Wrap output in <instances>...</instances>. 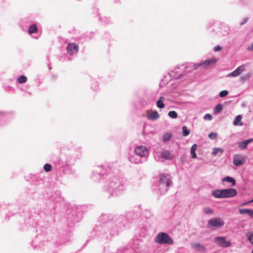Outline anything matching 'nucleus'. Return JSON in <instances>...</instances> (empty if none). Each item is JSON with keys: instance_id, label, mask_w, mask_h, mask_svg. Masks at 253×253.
<instances>
[{"instance_id": "1", "label": "nucleus", "mask_w": 253, "mask_h": 253, "mask_svg": "<svg viewBox=\"0 0 253 253\" xmlns=\"http://www.w3.org/2000/svg\"><path fill=\"white\" fill-rule=\"evenodd\" d=\"M110 166L104 169L102 166H97L92 172V178L94 181L103 182L102 190L106 196H117L123 193L126 190L127 181L124 178H118L113 174L114 169Z\"/></svg>"}, {"instance_id": "2", "label": "nucleus", "mask_w": 253, "mask_h": 253, "mask_svg": "<svg viewBox=\"0 0 253 253\" xmlns=\"http://www.w3.org/2000/svg\"><path fill=\"white\" fill-rule=\"evenodd\" d=\"M60 162L63 167H69L74 165L82 153V148L76 147L73 142L64 147L61 151Z\"/></svg>"}, {"instance_id": "3", "label": "nucleus", "mask_w": 253, "mask_h": 253, "mask_svg": "<svg viewBox=\"0 0 253 253\" xmlns=\"http://www.w3.org/2000/svg\"><path fill=\"white\" fill-rule=\"evenodd\" d=\"M126 219V217L121 215L112 216L103 214L100 217L101 223L114 234H117L125 227Z\"/></svg>"}, {"instance_id": "4", "label": "nucleus", "mask_w": 253, "mask_h": 253, "mask_svg": "<svg viewBox=\"0 0 253 253\" xmlns=\"http://www.w3.org/2000/svg\"><path fill=\"white\" fill-rule=\"evenodd\" d=\"M169 174L162 173L159 177L157 190L162 195L167 192L170 186L172 181Z\"/></svg>"}, {"instance_id": "5", "label": "nucleus", "mask_w": 253, "mask_h": 253, "mask_svg": "<svg viewBox=\"0 0 253 253\" xmlns=\"http://www.w3.org/2000/svg\"><path fill=\"white\" fill-rule=\"evenodd\" d=\"M155 240L156 242L161 245H172L173 244L172 239L169 235V234L165 232L159 233L156 236Z\"/></svg>"}, {"instance_id": "6", "label": "nucleus", "mask_w": 253, "mask_h": 253, "mask_svg": "<svg viewBox=\"0 0 253 253\" xmlns=\"http://www.w3.org/2000/svg\"><path fill=\"white\" fill-rule=\"evenodd\" d=\"M134 153L137 156L142 158L144 162H146L149 155V151L147 147L143 145L136 146Z\"/></svg>"}, {"instance_id": "7", "label": "nucleus", "mask_w": 253, "mask_h": 253, "mask_svg": "<svg viewBox=\"0 0 253 253\" xmlns=\"http://www.w3.org/2000/svg\"><path fill=\"white\" fill-rule=\"evenodd\" d=\"M217 62V60L214 58H211L194 65L193 70H197L199 67L209 68L214 65Z\"/></svg>"}, {"instance_id": "8", "label": "nucleus", "mask_w": 253, "mask_h": 253, "mask_svg": "<svg viewBox=\"0 0 253 253\" xmlns=\"http://www.w3.org/2000/svg\"><path fill=\"white\" fill-rule=\"evenodd\" d=\"M43 236L42 235H37L32 242V246L34 249H42V246H44L46 244H48L47 242L42 241Z\"/></svg>"}, {"instance_id": "9", "label": "nucleus", "mask_w": 253, "mask_h": 253, "mask_svg": "<svg viewBox=\"0 0 253 253\" xmlns=\"http://www.w3.org/2000/svg\"><path fill=\"white\" fill-rule=\"evenodd\" d=\"M224 221L223 220L219 217L212 218L209 220L208 222V227L211 226L220 227L224 225Z\"/></svg>"}, {"instance_id": "10", "label": "nucleus", "mask_w": 253, "mask_h": 253, "mask_svg": "<svg viewBox=\"0 0 253 253\" xmlns=\"http://www.w3.org/2000/svg\"><path fill=\"white\" fill-rule=\"evenodd\" d=\"M214 242L218 246L223 248H227L231 246V243L226 240L225 237L217 236L214 238Z\"/></svg>"}, {"instance_id": "11", "label": "nucleus", "mask_w": 253, "mask_h": 253, "mask_svg": "<svg viewBox=\"0 0 253 253\" xmlns=\"http://www.w3.org/2000/svg\"><path fill=\"white\" fill-rule=\"evenodd\" d=\"M246 162V157L242 154L235 155L233 158V163L237 167L240 166Z\"/></svg>"}, {"instance_id": "12", "label": "nucleus", "mask_w": 253, "mask_h": 253, "mask_svg": "<svg viewBox=\"0 0 253 253\" xmlns=\"http://www.w3.org/2000/svg\"><path fill=\"white\" fill-rule=\"evenodd\" d=\"M66 50L68 54L70 55H74L77 54L79 50V47L78 44L74 42L68 43Z\"/></svg>"}, {"instance_id": "13", "label": "nucleus", "mask_w": 253, "mask_h": 253, "mask_svg": "<svg viewBox=\"0 0 253 253\" xmlns=\"http://www.w3.org/2000/svg\"><path fill=\"white\" fill-rule=\"evenodd\" d=\"M128 159L131 163L139 164L144 163V161H143L142 158L137 156L134 153L133 154H129L128 156Z\"/></svg>"}, {"instance_id": "14", "label": "nucleus", "mask_w": 253, "mask_h": 253, "mask_svg": "<svg viewBox=\"0 0 253 253\" xmlns=\"http://www.w3.org/2000/svg\"><path fill=\"white\" fill-rule=\"evenodd\" d=\"M224 198H232L237 195V191L234 188L224 189Z\"/></svg>"}, {"instance_id": "15", "label": "nucleus", "mask_w": 253, "mask_h": 253, "mask_svg": "<svg viewBox=\"0 0 253 253\" xmlns=\"http://www.w3.org/2000/svg\"><path fill=\"white\" fill-rule=\"evenodd\" d=\"M184 65H177V68H175V71H172L170 75L173 76V78H175L176 79H181L183 78L185 75L186 74L185 72L182 73L181 74H178V72L176 71L177 69H180L181 67H183Z\"/></svg>"}, {"instance_id": "16", "label": "nucleus", "mask_w": 253, "mask_h": 253, "mask_svg": "<svg viewBox=\"0 0 253 253\" xmlns=\"http://www.w3.org/2000/svg\"><path fill=\"white\" fill-rule=\"evenodd\" d=\"M211 196L215 198H224V190L216 189L213 190L211 192Z\"/></svg>"}, {"instance_id": "17", "label": "nucleus", "mask_w": 253, "mask_h": 253, "mask_svg": "<svg viewBox=\"0 0 253 253\" xmlns=\"http://www.w3.org/2000/svg\"><path fill=\"white\" fill-rule=\"evenodd\" d=\"M253 141V138H251L248 139L244 140L240 142L238 144V147L241 150H244L247 148L248 144Z\"/></svg>"}, {"instance_id": "18", "label": "nucleus", "mask_w": 253, "mask_h": 253, "mask_svg": "<svg viewBox=\"0 0 253 253\" xmlns=\"http://www.w3.org/2000/svg\"><path fill=\"white\" fill-rule=\"evenodd\" d=\"M192 246L193 248L200 253H204L206 252V248L203 245L200 243H193L192 244Z\"/></svg>"}, {"instance_id": "19", "label": "nucleus", "mask_w": 253, "mask_h": 253, "mask_svg": "<svg viewBox=\"0 0 253 253\" xmlns=\"http://www.w3.org/2000/svg\"><path fill=\"white\" fill-rule=\"evenodd\" d=\"M160 118V115L157 111H153L148 115L147 118L151 121H156Z\"/></svg>"}, {"instance_id": "20", "label": "nucleus", "mask_w": 253, "mask_h": 253, "mask_svg": "<svg viewBox=\"0 0 253 253\" xmlns=\"http://www.w3.org/2000/svg\"><path fill=\"white\" fill-rule=\"evenodd\" d=\"M162 156L163 157L164 160H171L174 158V155L171 154L169 151L164 150L162 151Z\"/></svg>"}, {"instance_id": "21", "label": "nucleus", "mask_w": 253, "mask_h": 253, "mask_svg": "<svg viewBox=\"0 0 253 253\" xmlns=\"http://www.w3.org/2000/svg\"><path fill=\"white\" fill-rule=\"evenodd\" d=\"M38 31V28L36 24H33L29 27L28 29V34L29 35H32L33 34H36Z\"/></svg>"}, {"instance_id": "22", "label": "nucleus", "mask_w": 253, "mask_h": 253, "mask_svg": "<svg viewBox=\"0 0 253 253\" xmlns=\"http://www.w3.org/2000/svg\"><path fill=\"white\" fill-rule=\"evenodd\" d=\"M165 98L163 96H161L159 99L157 101V106L160 109H163L165 107V105L164 104V101L165 100Z\"/></svg>"}, {"instance_id": "23", "label": "nucleus", "mask_w": 253, "mask_h": 253, "mask_svg": "<svg viewBox=\"0 0 253 253\" xmlns=\"http://www.w3.org/2000/svg\"><path fill=\"white\" fill-rule=\"evenodd\" d=\"M222 181L223 182L226 181V182L231 183L232 184V186L235 185V184H236L235 179L234 178L230 177L229 176H227L223 178L222 179Z\"/></svg>"}, {"instance_id": "24", "label": "nucleus", "mask_w": 253, "mask_h": 253, "mask_svg": "<svg viewBox=\"0 0 253 253\" xmlns=\"http://www.w3.org/2000/svg\"><path fill=\"white\" fill-rule=\"evenodd\" d=\"M28 79L27 77L24 75H21L18 77L16 79L17 84H22L25 83Z\"/></svg>"}, {"instance_id": "25", "label": "nucleus", "mask_w": 253, "mask_h": 253, "mask_svg": "<svg viewBox=\"0 0 253 253\" xmlns=\"http://www.w3.org/2000/svg\"><path fill=\"white\" fill-rule=\"evenodd\" d=\"M91 88L95 91L99 89V84L95 80L92 79L91 80Z\"/></svg>"}, {"instance_id": "26", "label": "nucleus", "mask_w": 253, "mask_h": 253, "mask_svg": "<svg viewBox=\"0 0 253 253\" xmlns=\"http://www.w3.org/2000/svg\"><path fill=\"white\" fill-rule=\"evenodd\" d=\"M242 116L241 115H239L235 118V120L233 122V124L235 126H242L243 124L241 123L242 120Z\"/></svg>"}, {"instance_id": "27", "label": "nucleus", "mask_w": 253, "mask_h": 253, "mask_svg": "<svg viewBox=\"0 0 253 253\" xmlns=\"http://www.w3.org/2000/svg\"><path fill=\"white\" fill-rule=\"evenodd\" d=\"M197 145L196 144H194L191 148V157L193 159L196 158L197 157V154L196 153V150L197 148Z\"/></svg>"}, {"instance_id": "28", "label": "nucleus", "mask_w": 253, "mask_h": 253, "mask_svg": "<svg viewBox=\"0 0 253 253\" xmlns=\"http://www.w3.org/2000/svg\"><path fill=\"white\" fill-rule=\"evenodd\" d=\"M162 152H157L154 155L155 159L156 161L158 162H163L164 161L163 157L162 156Z\"/></svg>"}, {"instance_id": "29", "label": "nucleus", "mask_w": 253, "mask_h": 253, "mask_svg": "<svg viewBox=\"0 0 253 253\" xmlns=\"http://www.w3.org/2000/svg\"><path fill=\"white\" fill-rule=\"evenodd\" d=\"M251 76H252V74L250 73H248L246 74H245L244 76H241L240 78V80L241 82H246L247 81H249L250 79Z\"/></svg>"}, {"instance_id": "30", "label": "nucleus", "mask_w": 253, "mask_h": 253, "mask_svg": "<svg viewBox=\"0 0 253 253\" xmlns=\"http://www.w3.org/2000/svg\"><path fill=\"white\" fill-rule=\"evenodd\" d=\"M100 19L102 24L104 25H108L111 22L110 18L105 16L100 17Z\"/></svg>"}, {"instance_id": "31", "label": "nucleus", "mask_w": 253, "mask_h": 253, "mask_svg": "<svg viewBox=\"0 0 253 253\" xmlns=\"http://www.w3.org/2000/svg\"><path fill=\"white\" fill-rule=\"evenodd\" d=\"M223 109V106L221 104H218L214 108V112L215 114L220 113Z\"/></svg>"}, {"instance_id": "32", "label": "nucleus", "mask_w": 253, "mask_h": 253, "mask_svg": "<svg viewBox=\"0 0 253 253\" xmlns=\"http://www.w3.org/2000/svg\"><path fill=\"white\" fill-rule=\"evenodd\" d=\"M203 211L207 214H212L213 212V210L209 207H204L203 208Z\"/></svg>"}, {"instance_id": "33", "label": "nucleus", "mask_w": 253, "mask_h": 253, "mask_svg": "<svg viewBox=\"0 0 253 253\" xmlns=\"http://www.w3.org/2000/svg\"><path fill=\"white\" fill-rule=\"evenodd\" d=\"M240 73L235 69L234 71L227 75V77H235L239 76Z\"/></svg>"}, {"instance_id": "34", "label": "nucleus", "mask_w": 253, "mask_h": 253, "mask_svg": "<svg viewBox=\"0 0 253 253\" xmlns=\"http://www.w3.org/2000/svg\"><path fill=\"white\" fill-rule=\"evenodd\" d=\"M240 73L235 69L234 71L227 75V77H235L239 76Z\"/></svg>"}, {"instance_id": "35", "label": "nucleus", "mask_w": 253, "mask_h": 253, "mask_svg": "<svg viewBox=\"0 0 253 253\" xmlns=\"http://www.w3.org/2000/svg\"><path fill=\"white\" fill-rule=\"evenodd\" d=\"M182 128V135L183 136H187L190 134V131L189 129H188L187 126H183Z\"/></svg>"}, {"instance_id": "36", "label": "nucleus", "mask_w": 253, "mask_h": 253, "mask_svg": "<svg viewBox=\"0 0 253 253\" xmlns=\"http://www.w3.org/2000/svg\"><path fill=\"white\" fill-rule=\"evenodd\" d=\"M168 116L172 119H176L177 117V114L175 111H170L169 112Z\"/></svg>"}, {"instance_id": "37", "label": "nucleus", "mask_w": 253, "mask_h": 253, "mask_svg": "<svg viewBox=\"0 0 253 253\" xmlns=\"http://www.w3.org/2000/svg\"><path fill=\"white\" fill-rule=\"evenodd\" d=\"M246 66L245 64H243L240 66H239L238 68H237L236 69L241 74L246 69Z\"/></svg>"}, {"instance_id": "38", "label": "nucleus", "mask_w": 253, "mask_h": 253, "mask_svg": "<svg viewBox=\"0 0 253 253\" xmlns=\"http://www.w3.org/2000/svg\"><path fill=\"white\" fill-rule=\"evenodd\" d=\"M171 137V135L169 133H166L164 134L163 136V141H169Z\"/></svg>"}, {"instance_id": "39", "label": "nucleus", "mask_w": 253, "mask_h": 253, "mask_svg": "<svg viewBox=\"0 0 253 253\" xmlns=\"http://www.w3.org/2000/svg\"><path fill=\"white\" fill-rule=\"evenodd\" d=\"M250 210V209H241L239 210V211L241 214H248Z\"/></svg>"}, {"instance_id": "40", "label": "nucleus", "mask_w": 253, "mask_h": 253, "mask_svg": "<svg viewBox=\"0 0 253 253\" xmlns=\"http://www.w3.org/2000/svg\"><path fill=\"white\" fill-rule=\"evenodd\" d=\"M52 167L50 164H46L43 166V169L46 172H49L51 170Z\"/></svg>"}, {"instance_id": "41", "label": "nucleus", "mask_w": 253, "mask_h": 253, "mask_svg": "<svg viewBox=\"0 0 253 253\" xmlns=\"http://www.w3.org/2000/svg\"><path fill=\"white\" fill-rule=\"evenodd\" d=\"M209 138L211 139H215L218 136V134L216 132H211L208 135Z\"/></svg>"}, {"instance_id": "42", "label": "nucleus", "mask_w": 253, "mask_h": 253, "mask_svg": "<svg viewBox=\"0 0 253 253\" xmlns=\"http://www.w3.org/2000/svg\"><path fill=\"white\" fill-rule=\"evenodd\" d=\"M228 94V91L226 90H224L220 91L219 93V96L220 97L222 98L226 96Z\"/></svg>"}, {"instance_id": "43", "label": "nucleus", "mask_w": 253, "mask_h": 253, "mask_svg": "<svg viewBox=\"0 0 253 253\" xmlns=\"http://www.w3.org/2000/svg\"><path fill=\"white\" fill-rule=\"evenodd\" d=\"M219 151L221 152V153H222L223 152L221 148H215L213 149L212 152V155H216Z\"/></svg>"}, {"instance_id": "44", "label": "nucleus", "mask_w": 253, "mask_h": 253, "mask_svg": "<svg viewBox=\"0 0 253 253\" xmlns=\"http://www.w3.org/2000/svg\"><path fill=\"white\" fill-rule=\"evenodd\" d=\"M93 33L92 32L87 33L86 36L85 37V41H88V40H90L93 37Z\"/></svg>"}, {"instance_id": "45", "label": "nucleus", "mask_w": 253, "mask_h": 253, "mask_svg": "<svg viewBox=\"0 0 253 253\" xmlns=\"http://www.w3.org/2000/svg\"><path fill=\"white\" fill-rule=\"evenodd\" d=\"M224 28H225V29L223 31V32H224L223 35H228L230 33V28L229 27H228V26H225Z\"/></svg>"}, {"instance_id": "46", "label": "nucleus", "mask_w": 253, "mask_h": 253, "mask_svg": "<svg viewBox=\"0 0 253 253\" xmlns=\"http://www.w3.org/2000/svg\"><path fill=\"white\" fill-rule=\"evenodd\" d=\"M223 49V47L220 45H216L213 47L214 51H220Z\"/></svg>"}, {"instance_id": "47", "label": "nucleus", "mask_w": 253, "mask_h": 253, "mask_svg": "<svg viewBox=\"0 0 253 253\" xmlns=\"http://www.w3.org/2000/svg\"><path fill=\"white\" fill-rule=\"evenodd\" d=\"M204 119L205 120H211L212 119V117L211 114H207L204 116Z\"/></svg>"}, {"instance_id": "48", "label": "nucleus", "mask_w": 253, "mask_h": 253, "mask_svg": "<svg viewBox=\"0 0 253 253\" xmlns=\"http://www.w3.org/2000/svg\"><path fill=\"white\" fill-rule=\"evenodd\" d=\"M248 240L250 242H252V240L253 239V232H250L248 235Z\"/></svg>"}, {"instance_id": "49", "label": "nucleus", "mask_w": 253, "mask_h": 253, "mask_svg": "<svg viewBox=\"0 0 253 253\" xmlns=\"http://www.w3.org/2000/svg\"><path fill=\"white\" fill-rule=\"evenodd\" d=\"M248 18L245 17L240 22V25L241 26H242V25L245 24L248 22Z\"/></svg>"}, {"instance_id": "50", "label": "nucleus", "mask_w": 253, "mask_h": 253, "mask_svg": "<svg viewBox=\"0 0 253 253\" xmlns=\"http://www.w3.org/2000/svg\"><path fill=\"white\" fill-rule=\"evenodd\" d=\"M248 215L251 217L253 218V210L251 209Z\"/></svg>"}, {"instance_id": "51", "label": "nucleus", "mask_w": 253, "mask_h": 253, "mask_svg": "<svg viewBox=\"0 0 253 253\" xmlns=\"http://www.w3.org/2000/svg\"><path fill=\"white\" fill-rule=\"evenodd\" d=\"M251 203H252L251 201H249L248 202H245V203H243L241 204L240 205V206H241V207L245 206H246V205H248L249 204H251Z\"/></svg>"}, {"instance_id": "52", "label": "nucleus", "mask_w": 253, "mask_h": 253, "mask_svg": "<svg viewBox=\"0 0 253 253\" xmlns=\"http://www.w3.org/2000/svg\"><path fill=\"white\" fill-rule=\"evenodd\" d=\"M247 50L249 51H253V43H252L250 46H249L247 47Z\"/></svg>"}, {"instance_id": "53", "label": "nucleus", "mask_w": 253, "mask_h": 253, "mask_svg": "<svg viewBox=\"0 0 253 253\" xmlns=\"http://www.w3.org/2000/svg\"><path fill=\"white\" fill-rule=\"evenodd\" d=\"M4 89L8 91H11L13 89V88L10 86H8L7 87H4Z\"/></svg>"}, {"instance_id": "54", "label": "nucleus", "mask_w": 253, "mask_h": 253, "mask_svg": "<svg viewBox=\"0 0 253 253\" xmlns=\"http://www.w3.org/2000/svg\"><path fill=\"white\" fill-rule=\"evenodd\" d=\"M56 194L59 196L61 195V192L59 191H58L57 193H56Z\"/></svg>"}, {"instance_id": "55", "label": "nucleus", "mask_w": 253, "mask_h": 253, "mask_svg": "<svg viewBox=\"0 0 253 253\" xmlns=\"http://www.w3.org/2000/svg\"><path fill=\"white\" fill-rule=\"evenodd\" d=\"M4 114L2 113H0V119L1 118H3Z\"/></svg>"}, {"instance_id": "56", "label": "nucleus", "mask_w": 253, "mask_h": 253, "mask_svg": "<svg viewBox=\"0 0 253 253\" xmlns=\"http://www.w3.org/2000/svg\"><path fill=\"white\" fill-rule=\"evenodd\" d=\"M32 37H33V38H34V39H38L39 38V36H37V37H36V36H33Z\"/></svg>"}, {"instance_id": "57", "label": "nucleus", "mask_w": 253, "mask_h": 253, "mask_svg": "<svg viewBox=\"0 0 253 253\" xmlns=\"http://www.w3.org/2000/svg\"><path fill=\"white\" fill-rule=\"evenodd\" d=\"M21 90L23 91H26V90L25 89H21Z\"/></svg>"}, {"instance_id": "58", "label": "nucleus", "mask_w": 253, "mask_h": 253, "mask_svg": "<svg viewBox=\"0 0 253 253\" xmlns=\"http://www.w3.org/2000/svg\"><path fill=\"white\" fill-rule=\"evenodd\" d=\"M72 173H74L75 172V170L73 169V170H72Z\"/></svg>"}, {"instance_id": "59", "label": "nucleus", "mask_w": 253, "mask_h": 253, "mask_svg": "<svg viewBox=\"0 0 253 253\" xmlns=\"http://www.w3.org/2000/svg\"><path fill=\"white\" fill-rule=\"evenodd\" d=\"M252 253H253V249L252 250Z\"/></svg>"}, {"instance_id": "60", "label": "nucleus", "mask_w": 253, "mask_h": 253, "mask_svg": "<svg viewBox=\"0 0 253 253\" xmlns=\"http://www.w3.org/2000/svg\"><path fill=\"white\" fill-rule=\"evenodd\" d=\"M252 244L253 245V241H252Z\"/></svg>"}]
</instances>
